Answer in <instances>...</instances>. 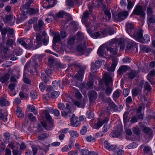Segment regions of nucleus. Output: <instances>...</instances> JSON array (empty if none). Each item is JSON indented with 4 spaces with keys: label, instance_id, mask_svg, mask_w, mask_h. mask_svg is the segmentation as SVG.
I'll return each mask as SVG.
<instances>
[{
    "label": "nucleus",
    "instance_id": "f257e3e1",
    "mask_svg": "<svg viewBox=\"0 0 155 155\" xmlns=\"http://www.w3.org/2000/svg\"><path fill=\"white\" fill-rule=\"evenodd\" d=\"M18 41L22 46L26 49H36L38 48L34 41L33 43L32 39H28L26 41L27 43L22 39H19L18 40Z\"/></svg>",
    "mask_w": 155,
    "mask_h": 155
},
{
    "label": "nucleus",
    "instance_id": "f03ea898",
    "mask_svg": "<svg viewBox=\"0 0 155 155\" xmlns=\"http://www.w3.org/2000/svg\"><path fill=\"white\" fill-rule=\"evenodd\" d=\"M128 15L127 11H123L117 14L113 15L114 21L116 22L120 21L125 19Z\"/></svg>",
    "mask_w": 155,
    "mask_h": 155
},
{
    "label": "nucleus",
    "instance_id": "7ed1b4c3",
    "mask_svg": "<svg viewBox=\"0 0 155 155\" xmlns=\"http://www.w3.org/2000/svg\"><path fill=\"white\" fill-rule=\"evenodd\" d=\"M133 14L136 15H140L142 17H144L145 14L144 10L143 9L142 6L140 5L136 6Z\"/></svg>",
    "mask_w": 155,
    "mask_h": 155
},
{
    "label": "nucleus",
    "instance_id": "20e7f679",
    "mask_svg": "<svg viewBox=\"0 0 155 155\" xmlns=\"http://www.w3.org/2000/svg\"><path fill=\"white\" fill-rule=\"evenodd\" d=\"M103 80L106 86L112 85L113 79L110 75L107 73L105 74L103 77Z\"/></svg>",
    "mask_w": 155,
    "mask_h": 155
},
{
    "label": "nucleus",
    "instance_id": "39448f33",
    "mask_svg": "<svg viewBox=\"0 0 155 155\" xmlns=\"http://www.w3.org/2000/svg\"><path fill=\"white\" fill-rule=\"evenodd\" d=\"M143 30L141 29H140L137 31H134L131 36L136 40L140 42L142 38H143Z\"/></svg>",
    "mask_w": 155,
    "mask_h": 155
},
{
    "label": "nucleus",
    "instance_id": "423d86ee",
    "mask_svg": "<svg viewBox=\"0 0 155 155\" xmlns=\"http://www.w3.org/2000/svg\"><path fill=\"white\" fill-rule=\"evenodd\" d=\"M86 46V43L84 41H83L79 44L76 48L77 51L80 55L84 54Z\"/></svg>",
    "mask_w": 155,
    "mask_h": 155
},
{
    "label": "nucleus",
    "instance_id": "0eeeda50",
    "mask_svg": "<svg viewBox=\"0 0 155 155\" xmlns=\"http://www.w3.org/2000/svg\"><path fill=\"white\" fill-rule=\"evenodd\" d=\"M21 10L24 15H25L27 13H28L30 15H33L38 12V9H35L32 8H30L28 9H27L26 10L21 9Z\"/></svg>",
    "mask_w": 155,
    "mask_h": 155
},
{
    "label": "nucleus",
    "instance_id": "6e6552de",
    "mask_svg": "<svg viewBox=\"0 0 155 155\" xmlns=\"http://www.w3.org/2000/svg\"><path fill=\"white\" fill-rule=\"evenodd\" d=\"M143 131L145 133V137L146 139L151 138L152 137L153 131L152 130L147 127H144Z\"/></svg>",
    "mask_w": 155,
    "mask_h": 155
},
{
    "label": "nucleus",
    "instance_id": "1a4fd4ad",
    "mask_svg": "<svg viewBox=\"0 0 155 155\" xmlns=\"http://www.w3.org/2000/svg\"><path fill=\"white\" fill-rule=\"evenodd\" d=\"M64 84L63 81L61 80L54 81L52 83L53 89L56 90L59 88H63Z\"/></svg>",
    "mask_w": 155,
    "mask_h": 155
},
{
    "label": "nucleus",
    "instance_id": "9d476101",
    "mask_svg": "<svg viewBox=\"0 0 155 155\" xmlns=\"http://www.w3.org/2000/svg\"><path fill=\"white\" fill-rule=\"evenodd\" d=\"M126 31L131 36L134 31V25L132 23L127 22L126 26Z\"/></svg>",
    "mask_w": 155,
    "mask_h": 155
},
{
    "label": "nucleus",
    "instance_id": "9b49d317",
    "mask_svg": "<svg viewBox=\"0 0 155 155\" xmlns=\"http://www.w3.org/2000/svg\"><path fill=\"white\" fill-rule=\"evenodd\" d=\"M87 98H84L82 101H80L78 100L74 101V104L78 107L84 108L85 105V102L87 101Z\"/></svg>",
    "mask_w": 155,
    "mask_h": 155
},
{
    "label": "nucleus",
    "instance_id": "f8f14e48",
    "mask_svg": "<svg viewBox=\"0 0 155 155\" xmlns=\"http://www.w3.org/2000/svg\"><path fill=\"white\" fill-rule=\"evenodd\" d=\"M108 99L109 100L108 103L110 108L112 109L114 111H120L121 109L120 107L119 108V107L116 105L115 104L111 101V99L110 98H109Z\"/></svg>",
    "mask_w": 155,
    "mask_h": 155
},
{
    "label": "nucleus",
    "instance_id": "ddd939ff",
    "mask_svg": "<svg viewBox=\"0 0 155 155\" xmlns=\"http://www.w3.org/2000/svg\"><path fill=\"white\" fill-rule=\"evenodd\" d=\"M44 23L41 20H39L38 24H35L34 25L35 30L36 31H40L43 28Z\"/></svg>",
    "mask_w": 155,
    "mask_h": 155
},
{
    "label": "nucleus",
    "instance_id": "4468645a",
    "mask_svg": "<svg viewBox=\"0 0 155 155\" xmlns=\"http://www.w3.org/2000/svg\"><path fill=\"white\" fill-rule=\"evenodd\" d=\"M104 146L105 148L110 151H114L117 148V147L116 146L110 145L107 140L104 141Z\"/></svg>",
    "mask_w": 155,
    "mask_h": 155
},
{
    "label": "nucleus",
    "instance_id": "2eb2a0df",
    "mask_svg": "<svg viewBox=\"0 0 155 155\" xmlns=\"http://www.w3.org/2000/svg\"><path fill=\"white\" fill-rule=\"evenodd\" d=\"M74 141V140L71 138L70 139L69 144L68 145H66L62 149V150L63 152H65L69 151L71 150L72 147L73 145V143Z\"/></svg>",
    "mask_w": 155,
    "mask_h": 155
},
{
    "label": "nucleus",
    "instance_id": "dca6fc26",
    "mask_svg": "<svg viewBox=\"0 0 155 155\" xmlns=\"http://www.w3.org/2000/svg\"><path fill=\"white\" fill-rule=\"evenodd\" d=\"M8 48L2 45H0V53L3 52L4 56L5 58L10 57V55L9 54Z\"/></svg>",
    "mask_w": 155,
    "mask_h": 155
},
{
    "label": "nucleus",
    "instance_id": "f3484780",
    "mask_svg": "<svg viewBox=\"0 0 155 155\" xmlns=\"http://www.w3.org/2000/svg\"><path fill=\"white\" fill-rule=\"evenodd\" d=\"M85 68L84 67L78 70V74H77L75 76L76 78L78 79H82L84 73V71Z\"/></svg>",
    "mask_w": 155,
    "mask_h": 155
},
{
    "label": "nucleus",
    "instance_id": "a211bd4d",
    "mask_svg": "<svg viewBox=\"0 0 155 155\" xmlns=\"http://www.w3.org/2000/svg\"><path fill=\"white\" fill-rule=\"evenodd\" d=\"M88 94L90 101H93L96 98L97 93L95 91H90L88 92Z\"/></svg>",
    "mask_w": 155,
    "mask_h": 155
},
{
    "label": "nucleus",
    "instance_id": "6ab92c4d",
    "mask_svg": "<svg viewBox=\"0 0 155 155\" xmlns=\"http://www.w3.org/2000/svg\"><path fill=\"white\" fill-rule=\"evenodd\" d=\"M36 41L35 44L39 48L42 45V37L39 34H37L36 35Z\"/></svg>",
    "mask_w": 155,
    "mask_h": 155
},
{
    "label": "nucleus",
    "instance_id": "aec40b11",
    "mask_svg": "<svg viewBox=\"0 0 155 155\" xmlns=\"http://www.w3.org/2000/svg\"><path fill=\"white\" fill-rule=\"evenodd\" d=\"M112 63L111 67L108 69L109 71L114 72L117 65V60L116 58L112 59Z\"/></svg>",
    "mask_w": 155,
    "mask_h": 155
},
{
    "label": "nucleus",
    "instance_id": "412c9836",
    "mask_svg": "<svg viewBox=\"0 0 155 155\" xmlns=\"http://www.w3.org/2000/svg\"><path fill=\"white\" fill-rule=\"evenodd\" d=\"M109 120L108 118L106 117L105 119L101 121H98L96 124V128L97 129H99L104 124L107 123Z\"/></svg>",
    "mask_w": 155,
    "mask_h": 155
},
{
    "label": "nucleus",
    "instance_id": "4be33fe9",
    "mask_svg": "<svg viewBox=\"0 0 155 155\" xmlns=\"http://www.w3.org/2000/svg\"><path fill=\"white\" fill-rule=\"evenodd\" d=\"M128 70L127 66L126 65L121 66L118 69L117 71L118 74L121 75L123 74L124 72H125Z\"/></svg>",
    "mask_w": 155,
    "mask_h": 155
},
{
    "label": "nucleus",
    "instance_id": "5701e85b",
    "mask_svg": "<svg viewBox=\"0 0 155 155\" xmlns=\"http://www.w3.org/2000/svg\"><path fill=\"white\" fill-rule=\"evenodd\" d=\"M93 83L91 81H89L87 83L84 82L82 84V87L87 90L93 88Z\"/></svg>",
    "mask_w": 155,
    "mask_h": 155
},
{
    "label": "nucleus",
    "instance_id": "b1692460",
    "mask_svg": "<svg viewBox=\"0 0 155 155\" xmlns=\"http://www.w3.org/2000/svg\"><path fill=\"white\" fill-rule=\"evenodd\" d=\"M112 47L113 46H106V48L107 50L108 51H109L113 55H115L117 54V50L116 48H112Z\"/></svg>",
    "mask_w": 155,
    "mask_h": 155
},
{
    "label": "nucleus",
    "instance_id": "393cba45",
    "mask_svg": "<svg viewBox=\"0 0 155 155\" xmlns=\"http://www.w3.org/2000/svg\"><path fill=\"white\" fill-rule=\"evenodd\" d=\"M71 123L72 125L74 127H77L79 126L80 124V122L78 120V118L76 117H73L71 119Z\"/></svg>",
    "mask_w": 155,
    "mask_h": 155
},
{
    "label": "nucleus",
    "instance_id": "a878e982",
    "mask_svg": "<svg viewBox=\"0 0 155 155\" xmlns=\"http://www.w3.org/2000/svg\"><path fill=\"white\" fill-rule=\"evenodd\" d=\"M103 0H94L93 3V5L95 7H102L103 6L102 2Z\"/></svg>",
    "mask_w": 155,
    "mask_h": 155
},
{
    "label": "nucleus",
    "instance_id": "bb28decb",
    "mask_svg": "<svg viewBox=\"0 0 155 155\" xmlns=\"http://www.w3.org/2000/svg\"><path fill=\"white\" fill-rule=\"evenodd\" d=\"M137 74V73L135 71H132L130 72H127V75L128 76V78L130 79H133Z\"/></svg>",
    "mask_w": 155,
    "mask_h": 155
},
{
    "label": "nucleus",
    "instance_id": "cd10ccee",
    "mask_svg": "<svg viewBox=\"0 0 155 155\" xmlns=\"http://www.w3.org/2000/svg\"><path fill=\"white\" fill-rule=\"evenodd\" d=\"M101 66V63L98 60L96 61L95 63L94 66H93L91 67V71L93 73L95 72L96 71H95V69H97L99 68Z\"/></svg>",
    "mask_w": 155,
    "mask_h": 155
},
{
    "label": "nucleus",
    "instance_id": "c85d7f7f",
    "mask_svg": "<svg viewBox=\"0 0 155 155\" xmlns=\"http://www.w3.org/2000/svg\"><path fill=\"white\" fill-rule=\"evenodd\" d=\"M20 78V76L19 74L17 75H14L11 76L10 78V81L12 83L16 84H17L18 82V80Z\"/></svg>",
    "mask_w": 155,
    "mask_h": 155
},
{
    "label": "nucleus",
    "instance_id": "c756f323",
    "mask_svg": "<svg viewBox=\"0 0 155 155\" xmlns=\"http://www.w3.org/2000/svg\"><path fill=\"white\" fill-rule=\"evenodd\" d=\"M49 136V134L46 133H44L39 134L37 137L38 140H42L47 138Z\"/></svg>",
    "mask_w": 155,
    "mask_h": 155
},
{
    "label": "nucleus",
    "instance_id": "7c9ffc66",
    "mask_svg": "<svg viewBox=\"0 0 155 155\" xmlns=\"http://www.w3.org/2000/svg\"><path fill=\"white\" fill-rule=\"evenodd\" d=\"M143 150L144 154V155H152L150 148L148 146H145Z\"/></svg>",
    "mask_w": 155,
    "mask_h": 155
},
{
    "label": "nucleus",
    "instance_id": "2f4dec72",
    "mask_svg": "<svg viewBox=\"0 0 155 155\" xmlns=\"http://www.w3.org/2000/svg\"><path fill=\"white\" fill-rule=\"evenodd\" d=\"M68 132L71 136V137L70 138H77L79 136V134L76 131L74 130H71L68 131Z\"/></svg>",
    "mask_w": 155,
    "mask_h": 155
},
{
    "label": "nucleus",
    "instance_id": "473e14b6",
    "mask_svg": "<svg viewBox=\"0 0 155 155\" xmlns=\"http://www.w3.org/2000/svg\"><path fill=\"white\" fill-rule=\"evenodd\" d=\"M27 2L20 8L21 9L23 10H26L28 9L30 6V5L32 3L33 1L32 0H26Z\"/></svg>",
    "mask_w": 155,
    "mask_h": 155
},
{
    "label": "nucleus",
    "instance_id": "72a5a7b5",
    "mask_svg": "<svg viewBox=\"0 0 155 155\" xmlns=\"http://www.w3.org/2000/svg\"><path fill=\"white\" fill-rule=\"evenodd\" d=\"M16 115L20 118L24 117V114L22 112L21 109L20 107H17V110L16 111Z\"/></svg>",
    "mask_w": 155,
    "mask_h": 155
},
{
    "label": "nucleus",
    "instance_id": "f704fd0d",
    "mask_svg": "<svg viewBox=\"0 0 155 155\" xmlns=\"http://www.w3.org/2000/svg\"><path fill=\"white\" fill-rule=\"evenodd\" d=\"M61 39L59 33H56L55 34L53 38V43H56L61 41Z\"/></svg>",
    "mask_w": 155,
    "mask_h": 155
},
{
    "label": "nucleus",
    "instance_id": "c9c22d12",
    "mask_svg": "<svg viewBox=\"0 0 155 155\" xmlns=\"http://www.w3.org/2000/svg\"><path fill=\"white\" fill-rule=\"evenodd\" d=\"M105 52L104 48L103 46H100L97 51V53L98 54L101 56H102Z\"/></svg>",
    "mask_w": 155,
    "mask_h": 155
},
{
    "label": "nucleus",
    "instance_id": "e433bc0d",
    "mask_svg": "<svg viewBox=\"0 0 155 155\" xmlns=\"http://www.w3.org/2000/svg\"><path fill=\"white\" fill-rule=\"evenodd\" d=\"M10 78V75L8 74H6L4 76L0 79V81L2 83H5Z\"/></svg>",
    "mask_w": 155,
    "mask_h": 155
},
{
    "label": "nucleus",
    "instance_id": "4c0bfd02",
    "mask_svg": "<svg viewBox=\"0 0 155 155\" xmlns=\"http://www.w3.org/2000/svg\"><path fill=\"white\" fill-rule=\"evenodd\" d=\"M89 14L87 11L85 12L83 14V15L82 18V22H85L87 21V18L89 17Z\"/></svg>",
    "mask_w": 155,
    "mask_h": 155
},
{
    "label": "nucleus",
    "instance_id": "58836bf2",
    "mask_svg": "<svg viewBox=\"0 0 155 155\" xmlns=\"http://www.w3.org/2000/svg\"><path fill=\"white\" fill-rule=\"evenodd\" d=\"M147 23L149 25L151 23H155V16L153 15L151 16H147Z\"/></svg>",
    "mask_w": 155,
    "mask_h": 155
},
{
    "label": "nucleus",
    "instance_id": "ea45409f",
    "mask_svg": "<svg viewBox=\"0 0 155 155\" xmlns=\"http://www.w3.org/2000/svg\"><path fill=\"white\" fill-rule=\"evenodd\" d=\"M140 41V42L142 43H148L150 41L149 37L147 35H144Z\"/></svg>",
    "mask_w": 155,
    "mask_h": 155
},
{
    "label": "nucleus",
    "instance_id": "a19ab883",
    "mask_svg": "<svg viewBox=\"0 0 155 155\" xmlns=\"http://www.w3.org/2000/svg\"><path fill=\"white\" fill-rule=\"evenodd\" d=\"M76 0H66V5L69 7H72L75 4V1Z\"/></svg>",
    "mask_w": 155,
    "mask_h": 155
},
{
    "label": "nucleus",
    "instance_id": "79ce46f5",
    "mask_svg": "<svg viewBox=\"0 0 155 155\" xmlns=\"http://www.w3.org/2000/svg\"><path fill=\"white\" fill-rule=\"evenodd\" d=\"M73 90L75 92V95L78 99H79L81 98L82 95L78 90H77L75 88H73Z\"/></svg>",
    "mask_w": 155,
    "mask_h": 155
},
{
    "label": "nucleus",
    "instance_id": "37998d69",
    "mask_svg": "<svg viewBox=\"0 0 155 155\" xmlns=\"http://www.w3.org/2000/svg\"><path fill=\"white\" fill-rule=\"evenodd\" d=\"M110 135L113 138L117 137L120 135V133L118 131L114 130L110 134Z\"/></svg>",
    "mask_w": 155,
    "mask_h": 155
},
{
    "label": "nucleus",
    "instance_id": "c03bdc74",
    "mask_svg": "<svg viewBox=\"0 0 155 155\" xmlns=\"http://www.w3.org/2000/svg\"><path fill=\"white\" fill-rule=\"evenodd\" d=\"M9 104V102L6 99H2L0 100V105L2 106L8 105Z\"/></svg>",
    "mask_w": 155,
    "mask_h": 155
},
{
    "label": "nucleus",
    "instance_id": "a18cd8bd",
    "mask_svg": "<svg viewBox=\"0 0 155 155\" xmlns=\"http://www.w3.org/2000/svg\"><path fill=\"white\" fill-rule=\"evenodd\" d=\"M147 16H151L154 15V12L152 8L150 7H148L147 8Z\"/></svg>",
    "mask_w": 155,
    "mask_h": 155
},
{
    "label": "nucleus",
    "instance_id": "49530a36",
    "mask_svg": "<svg viewBox=\"0 0 155 155\" xmlns=\"http://www.w3.org/2000/svg\"><path fill=\"white\" fill-rule=\"evenodd\" d=\"M64 13V11L60 12L56 14V15H52V16L54 19H56V18H62Z\"/></svg>",
    "mask_w": 155,
    "mask_h": 155
},
{
    "label": "nucleus",
    "instance_id": "de8ad7c7",
    "mask_svg": "<svg viewBox=\"0 0 155 155\" xmlns=\"http://www.w3.org/2000/svg\"><path fill=\"white\" fill-rule=\"evenodd\" d=\"M107 87L105 89V93L107 96H109L111 93L113 89L112 87L109 86H106Z\"/></svg>",
    "mask_w": 155,
    "mask_h": 155
},
{
    "label": "nucleus",
    "instance_id": "09e8293b",
    "mask_svg": "<svg viewBox=\"0 0 155 155\" xmlns=\"http://www.w3.org/2000/svg\"><path fill=\"white\" fill-rule=\"evenodd\" d=\"M120 90L117 89L115 91L113 94V98L114 100L118 98L120 96Z\"/></svg>",
    "mask_w": 155,
    "mask_h": 155
},
{
    "label": "nucleus",
    "instance_id": "8fccbe9b",
    "mask_svg": "<svg viewBox=\"0 0 155 155\" xmlns=\"http://www.w3.org/2000/svg\"><path fill=\"white\" fill-rule=\"evenodd\" d=\"M141 49L144 51L146 52L147 53L152 51L153 50H152L150 48L147 47L145 45H143L141 46Z\"/></svg>",
    "mask_w": 155,
    "mask_h": 155
},
{
    "label": "nucleus",
    "instance_id": "3c124183",
    "mask_svg": "<svg viewBox=\"0 0 155 155\" xmlns=\"http://www.w3.org/2000/svg\"><path fill=\"white\" fill-rule=\"evenodd\" d=\"M138 145V144L137 143L133 142L128 145L127 146V147L129 149H134L136 148L137 146Z\"/></svg>",
    "mask_w": 155,
    "mask_h": 155
},
{
    "label": "nucleus",
    "instance_id": "603ef678",
    "mask_svg": "<svg viewBox=\"0 0 155 155\" xmlns=\"http://www.w3.org/2000/svg\"><path fill=\"white\" fill-rule=\"evenodd\" d=\"M28 107L29 110L31 112L34 113V114L36 115L37 114V110H36L35 107L32 105H28Z\"/></svg>",
    "mask_w": 155,
    "mask_h": 155
},
{
    "label": "nucleus",
    "instance_id": "864d4df0",
    "mask_svg": "<svg viewBox=\"0 0 155 155\" xmlns=\"http://www.w3.org/2000/svg\"><path fill=\"white\" fill-rule=\"evenodd\" d=\"M129 113L127 112H125L123 115V119L124 122L125 123L128 121L129 119Z\"/></svg>",
    "mask_w": 155,
    "mask_h": 155
},
{
    "label": "nucleus",
    "instance_id": "5fc2aeb1",
    "mask_svg": "<svg viewBox=\"0 0 155 155\" xmlns=\"http://www.w3.org/2000/svg\"><path fill=\"white\" fill-rule=\"evenodd\" d=\"M31 61H28L26 64L25 66L24 67V74H27V72L28 71V68L30 67Z\"/></svg>",
    "mask_w": 155,
    "mask_h": 155
},
{
    "label": "nucleus",
    "instance_id": "6e6d98bb",
    "mask_svg": "<svg viewBox=\"0 0 155 155\" xmlns=\"http://www.w3.org/2000/svg\"><path fill=\"white\" fill-rule=\"evenodd\" d=\"M105 28L106 29L107 32H108L109 35H111L114 33V31L111 27L106 26H105Z\"/></svg>",
    "mask_w": 155,
    "mask_h": 155
},
{
    "label": "nucleus",
    "instance_id": "4d7b16f0",
    "mask_svg": "<svg viewBox=\"0 0 155 155\" xmlns=\"http://www.w3.org/2000/svg\"><path fill=\"white\" fill-rule=\"evenodd\" d=\"M45 117L46 118L49 122L51 123V125H53V123L52 122V119L51 116L49 115V113L47 112H46L45 113Z\"/></svg>",
    "mask_w": 155,
    "mask_h": 155
},
{
    "label": "nucleus",
    "instance_id": "13d9d810",
    "mask_svg": "<svg viewBox=\"0 0 155 155\" xmlns=\"http://www.w3.org/2000/svg\"><path fill=\"white\" fill-rule=\"evenodd\" d=\"M30 95L32 98L35 99L36 98L38 95L36 91L32 90L30 93Z\"/></svg>",
    "mask_w": 155,
    "mask_h": 155
},
{
    "label": "nucleus",
    "instance_id": "bf43d9fd",
    "mask_svg": "<svg viewBox=\"0 0 155 155\" xmlns=\"http://www.w3.org/2000/svg\"><path fill=\"white\" fill-rule=\"evenodd\" d=\"M144 89L147 91H150L151 90V88L150 85L147 82H145L144 85Z\"/></svg>",
    "mask_w": 155,
    "mask_h": 155
},
{
    "label": "nucleus",
    "instance_id": "052dcab7",
    "mask_svg": "<svg viewBox=\"0 0 155 155\" xmlns=\"http://www.w3.org/2000/svg\"><path fill=\"white\" fill-rule=\"evenodd\" d=\"M118 41V40L116 38H114L109 41L108 43V45L107 46H113V45L116 43Z\"/></svg>",
    "mask_w": 155,
    "mask_h": 155
},
{
    "label": "nucleus",
    "instance_id": "680f3d73",
    "mask_svg": "<svg viewBox=\"0 0 155 155\" xmlns=\"http://www.w3.org/2000/svg\"><path fill=\"white\" fill-rule=\"evenodd\" d=\"M4 136L5 139V142L7 143L9 142V140L10 137V134L8 132L4 134Z\"/></svg>",
    "mask_w": 155,
    "mask_h": 155
},
{
    "label": "nucleus",
    "instance_id": "e2e57ef3",
    "mask_svg": "<svg viewBox=\"0 0 155 155\" xmlns=\"http://www.w3.org/2000/svg\"><path fill=\"white\" fill-rule=\"evenodd\" d=\"M71 112V110H64L61 112L62 115V116L66 117L68 115V114Z\"/></svg>",
    "mask_w": 155,
    "mask_h": 155
},
{
    "label": "nucleus",
    "instance_id": "0e129e2a",
    "mask_svg": "<svg viewBox=\"0 0 155 155\" xmlns=\"http://www.w3.org/2000/svg\"><path fill=\"white\" fill-rule=\"evenodd\" d=\"M41 78L45 83H47L49 81V79L44 73L41 74Z\"/></svg>",
    "mask_w": 155,
    "mask_h": 155
},
{
    "label": "nucleus",
    "instance_id": "69168bd1",
    "mask_svg": "<svg viewBox=\"0 0 155 155\" xmlns=\"http://www.w3.org/2000/svg\"><path fill=\"white\" fill-rule=\"evenodd\" d=\"M139 93V91L138 89H133L132 91L133 97L137 96L138 94Z\"/></svg>",
    "mask_w": 155,
    "mask_h": 155
},
{
    "label": "nucleus",
    "instance_id": "338daca9",
    "mask_svg": "<svg viewBox=\"0 0 155 155\" xmlns=\"http://www.w3.org/2000/svg\"><path fill=\"white\" fill-rule=\"evenodd\" d=\"M132 130L133 132L136 135H138L140 134V130L137 127H134L132 128Z\"/></svg>",
    "mask_w": 155,
    "mask_h": 155
},
{
    "label": "nucleus",
    "instance_id": "774afa93",
    "mask_svg": "<svg viewBox=\"0 0 155 155\" xmlns=\"http://www.w3.org/2000/svg\"><path fill=\"white\" fill-rule=\"evenodd\" d=\"M135 43L133 42H130L128 43L127 46V49H130L133 48L135 45Z\"/></svg>",
    "mask_w": 155,
    "mask_h": 155
}]
</instances>
